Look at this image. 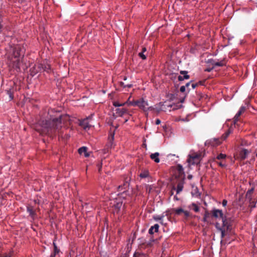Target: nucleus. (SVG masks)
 I'll return each instance as SVG.
<instances>
[{
    "label": "nucleus",
    "instance_id": "nucleus-1",
    "mask_svg": "<svg viewBox=\"0 0 257 257\" xmlns=\"http://www.w3.org/2000/svg\"><path fill=\"white\" fill-rule=\"evenodd\" d=\"M63 116L59 115L57 117L51 118L49 121L41 120L34 125V128L41 135H50L62 127Z\"/></svg>",
    "mask_w": 257,
    "mask_h": 257
},
{
    "label": "nucleus",
    "instance_id": "nucleus-2",
    "mask_svg": "<svg viewBox=\"0 0 257 257\" xmlns=\"http://www.w3.org/2000/svg\"><path fill=\"white\" fill-rule=\"evenodd\" d=\"M33 68L36 70L34 71V73H37L42 71H46L47 73H49L51 71L50 66L47 61H44L43 63H41L35 65Z\"/></svg>",
    "mask_w": 257,
    "mask_h": 257
},
{
    "label": "nucleus",
    "instance_id": "nucleus-3",
    "mask_svg": "<svg viewBox=\"0 0 257 257\" xmlns=\"http://www.w3.org/2000/svg\"><path fill=\"white\" fill-rule=\"evenodd\" d=\"M173 177H174L177 181L185 180V175L181 165H178L176 167L174 171Z\"/></svg>",
    "mask_w": 257,
    "mask_h": 257
},
{
    "label": "nucleus",
    "instance_id": "nucleus-4",
    "mask_svg": "<svg viewBox=\"0 0 257 257\" xmlns=\"http://www.w3.org/2000/svg\"><path fill=\"white\" fill-rule=\"evenodd\" d=\"M136 106H138L140 109H143L144 111H147L148 110H153L154 108L151 106L148 107L149 104L148 101L145 100L144 98H141L139 99L136 100L134 103Z\"/></svg>",
    "mask_w": 257,
    "mask_h": 257
},
{
    "label": "nucleus",
    "instance_id": "nucleus-5",
    "mask_svg": "<svg viewBox=\"0 0 257 257\" xmlns=\"http://www.w3.org/2000/svg\"><path fill=\"white\" fill-rule=\"evenodd\" d=\"M201 155L193 152L189 155V158L187 159V162L189 165H193L198 164L200 161Z\"/></svg>",
    "mask_w": 257,
    "mask_h": 257
},
{
    "label": "nucleus",
    "instance_id": "nucleus-6",
    "mask_svg": "<svg viewBox=\"0 0 257 257\" xmlns=\"http://www.w3.org/2000/svg\"><path fill=\"white\" fill-rule=\"evenodd\" d=\"M212 215L216 218H220L222 219L223 225H225L226 221L225 217L223 216L222 211L220 209H214L212 211Z\"/></svg>",
    "mask_w": 257,
    "mask_h": 257
},
{
    "label": "nucleus",
    "instance_id": "nucleus-7",
    "mask_svg": "<svg viewBox=\"0 0 257 257\" xmlns=\"http://www.w3.org/2000/svg\"><path fill=\"white\" fill-rule=\"evenodd\" d=\"M177 188L175 185L173 186L172 189L176 190L177 194L180 193L183 190L184 187V180L176 181Z\"/></svg>",
    "mask_w": 257,
    "mask_h": 257
},
{
    "label": "nucleus",
    "instance_id": "nucleus-8",
    "mask_svg": "<svg viewBox=\"0 0 257 257\" xmlns=\"http://www.w3.org/2000/svg\"><path fill=\"white\" fill-rule=\"evenodd\" d=\"M90 116L87 117L82 120L80 121L79 125L85 130H88L90 127V125L89 124L88 119L90 118Z\"/></svg>",
    "mask_w": 257,
    "mask_h": 257
},
{
    "label": "nucleus",
    "instance_id": "nucleus-9",
    "mask_svg": "<svg viewBox=\"0 0 257 257\" xmlns=\"http://www.w3.org/2000/svg\"><path fill=\"white\" fill-rule=\"evenodd\" d=\"M111 203L113 204V206L116 212H118L122 205V202L119 198H116L115 200H113V203Z\"/></svg>",
    "mask_w": 257,
    "mask_h": 257
},
{
    "label": "nucleus",
    "instance_id": "nucleus-10",
    "mask_svg": "<svg viewBox=\"0 0 257 257\" xmlns=\"http://www.w3.org/2000/svg\"><path fill=\"white\" fill-rule=\"evenodd\" d=\"M180 73L183 76H179L178 80L182 81L184 79H188L190 78V76L188 75V72L187 71H181Z\"/></svg>",
    "mask_w": 257,
    "mask_h": 257
},
{
    "label": "nucleus",
    "instance_id": "nucleus-11",
    "mask_svg": "<svg viewBox=\"0 0 257 257\" xmlns=\"http://www.w3.org/2000/svg\"><path fill=\"white\" fill-rule=\"evenodd\" d=\"M249 153V152L248 150L243 149L239 153V157L241 160H244L247 157Z\"/></svg>",
    "mask_w": 257,
    "mask_h": 257
},
{
    "label": "nucleus",
    "instance_id": "nucleus-12",
    "mask_svg": "<svg viewBox=\"0 0 257 257\" xmlns=\"http://www.w3.org/2000/svg\"><path fill=\"white\" fill-rule=\"evenodd\" d=\"M159 153L158 152L152 154L150 155L151 159L157 163L160 162Z\"/></svg>",
    "mask_w": 257,
    "mask_h": 257
},
{
    "label": "nucleus",
    "instance_id": "nucleus-13",
    "mask_svg": "<svg viewBox=\"0 0 257 257\" xmlns=\"http://www.w3.org/2000/svg\"><path fill=\"white\" fill-rule=\"evenodd\" d=\"M87 148L86 147H82L79 149L78 152L80 155L84 154L85 157L89 156V154L87 152Z\"/></svg>",
    "mask_w": 257,
    "mask_h": 257
},
{
    "label": "nucleus",
    "instance_id": "nucleus-14",
    "mask_svg": "<svg viewBox=\"0 0 257 257\" xmlns=\"http://www.w3.org/2000/svg\"><path fill=\"white\" fill-rule=\"evenodd\" d=\"M159 225L158 224H155L154 226L150 227L149 230V233L150 234H153L154 232H157L158 231Z\"/></svg>",
    "mask_w": 257,
    "mask_h": 257
},
{
    "label": "nucleus",
    "instance_id": "nucleus-15",
    "mask_svg": "<svg viewBox=\"0 0 257 257\" xmlns=\"http://www.w3.org/2000/svg\"><path fill=\"white\" fill-rule=\"evenodd\" d=\"M127 112V109L126 108H116L115 109V113L119 116H122L124 114Z\"/></svg>",
    "mask_w": 257,
    "mask_h": 257
},
{
    "label": "nucleus",
    "instance_id": "nucleus-16",
    "mask_svg": "<svg viewBox=\"0 0 257 257\" xmlns=\"http://www.w3.org/2000/svg\"><path fill=\"white\" fill-rule=\"evenodd\" d=\"M225 64V61L224 60H222L219 61H216L215 60H213L212 65L214 66H222Z\"/></svg>",
    "mask_w": 257,
    "mask_h": 257
},
{
    "label": "nucleus",
    "instance_id": "nucleus-17",
    "mask_svg": "<svg viewBox=\"0 0 257 257\" xmlns=\"http://www.w3.org/2000/svg\"><path fill=\"white\" fill-rule=\"evenodd\" d=\"M128 183L127 181H126L123 183V185H119L118 187V190L119 191H123V192H124L128 188Z\"/></svg>",
    "mask_w": 257,
    "mask_h": 257
},
{
    "label": "nucleus",
    "instance_id": "nucleus-18",
    "mask_svg": "<svg viewBox=\"0 0 257 257\" xmlns=\"http://www.w3.org/2000/svg\"><path fill=\"white\" fill-rule=\"evenodd\" d=\"M245 110V107L244 106H241L239 110H238V111L237 112V113L235 114V116H234V119L235 120H238V117H239V116L241 115V114Z\"/></svg>",
    "mask_w": 257,
    "mask_h": 257
},
{
    "label": "nucleus",
    "instance_id": "nucleus-19",
    "mask_svg": "<svg viewBox=\"0 0 257 257\" xmlns=\"http://www.w3.org/2000/svg\"><path fill=\"white\" fill-rule=\"evenodd\" d=\"M19 49L20 48L18 46L15 47L14 49V56L15 58H17L21 55V51Z\"/></svg>",
    "mask_w": 257,
    "mask_h": 257
},
{
    "label": "nucleus",
    "instance_id": "nucleus-20",
    "mask_svg": "<svg viewBox=\"0 0 257 257\" xmlns=\"http://www.w3.org/2000/svg\"><path fill=\"white\" fill-rule=\"evenodd\" d=\"M181 106H182V105L180 103H179L178 104H169V105H167L168 107L172 108L173 110H176V109H179V108H181Z\"/></svg>",
    "mask_w": 257,
    "mask_h": 257
},
{
    "label": "nucleus",
    "instance_id": "nucleus-21",
    "mask_svg": "<svg viewBox=\"0 0 257 257\" xmlns=\"http://www.w3.org/2000/svg\"><path fill=\"white\" fill-rule=\"evenodd\" d=\"M231 133V130L230 128L228 129V130L226 132H225L223 135H222L221 138V140L222 141L225 140Z\"/></svg>",
    "mask_w": 257,
    "mask_h": 257
},
{
    "label": "nucleus",
    "instance_id": "nucleus-22",
    "mask_svg": "<svg viewBox=\"0 0 257 257\" xmlns=\"http://www.w3.org/2000/svg\"><path fill=\"white\" fill-rule=\"evenodd\" d=\"M189 207L193 210L195 212H199V207H198V206L195 203H192V204H191Z\"/></svg>",
    "mask_w": 257,
    "mask_h": 257
},
{
    "label": "nucleus",
    "instance_id": "nucleus-23",
    "mask_svg": "<svg viewBox=\"0 0 257 257\" xmlns=\"http://www.w3.org/2000/svg\"><path fill=\"white\" fill-rule=\"evenodd\" d=\"M146 51V48L144 47L142 49V51L139 53V56H140V57H141L143 60H145L146 59V56L144 54V52H145Z\"/></svg>",
    "mask_w": 257,
    "mask_h": 257
},
{
    "label": "nucleus",
    "instance_id": "nucleus-24",
    "mask_svg": "<svg viewBox=\"0 0 257 257\" xmlns=\"http://www.w3.org/2000/svg\"><path fill=\"white\" fill-rule=\"evenodd\" d=\"M27 211L32 217H33V218L34 217V216L35 215V213L31 207H27Z\"/></svg>",
    "mask_w": 257,
    "mask_h": 257
},
{
    "label": "nucleus",
    "instance_id": "nucleus-25",
    "mask_svg": "<svg viewBox=\"0 0 257 257\" xmlns=\"http://www.w3.org/2000/svg\"><path fill=\"white\" fill-rule=\"evenodd\" d=\"M164 215L163 214H162V215H157L154 216L153 218L156 221H159V220L162 221L163 220V219L164 218Z\"/></svg>",
    "mask_w": 257,
    "mask_h": 257
},
{
    "label": "nucleus",
    "instance_id": "nucleus-26",
    "mask_svg": "<svg viewBox=\"0 0 257 257\" xmlns=\"http://www.w3.org/2000/svg\"><path fill=\"white\" fill-rule=\"evenodd\" d=\"M133 257H147V255L144 253H141V252H135L134 254Z\"/></svg>",
    "mask_w": 257,
    "mask_h": 257
},
{
    "label": "nucleus",
    "instance_id": "nucleus-27",
    "mask_svg": "<svg viewBox=\"0 0 257 257\" xmlns=\"http://www.w3.org/2000/svg\"><path fill=\"white\" fill-rule=\"evenodd\" d=\"M256 201L255 200H252L251 199L249 200V206L251 208H254L255 207Z\"/></svg>",
    "mask_w": 257,
    "mask_h": 257
},
{
    "label": "nucleus",
    "instance_id": "nucleus-28",
    "mask_svg": "<svg viewBox=\"0 0 257 257\" xmlns=\"http://www.w3.org/2000/svg\"><path fill=\"white\" fill-rule=\"evenodd\" d=\"M226 157V155L225 154L220 153L216 157V159L218 160H224Z\"/></svg>",
    "mask_w": 257,
    "mask_h": 257
},
{
    "label": "nucleus",
    "instance_id": "nucleus-29",
    "mask_svg": "<svg viewBox=\"0 0 257 257\" xmlns=\"http://www.w3.org/2000/svg\"><path fill=\"white\" fill-rule=\"evenodd\" d=\"M112 146V143L110 142L109 144L107 145V148L104 149L102 150V152H103V154H106L107 153H108V152H109L108 148L109 147H111Z\"/></svg>",
    "mask_w": 257,
    "mask_h": 257
},
{
    "label": "nucleus",
    "instance_id": "nucleus-30",
    "mask_svg": "<svg viewBox=\"0 0 257 257\" xmlns=\"http://www.w3.org/2000/svg\"><path fill=\"white\" fill-rule=\"evenodd\" d=\"M140 176L142 178H147L149 176V173L147 171L142 172L140 174Z\"/></svg>",
    "mask_w": 257,
    "mask_h": 257
},
{
    "label": "nucleus",
    "instance_id": "nucleus-31",
    "mask_svg": "<svg viewBox=\"0 0 257 257\" xmlns=\"http://www.w3.org/2000/svg\"><path fill=\"white\" fill-rule=\"evenodd\" d=\"M113 105L115 107L122 106L124 105V103L119 102L118 101H114Z\"/></svg>",
    "mask_w": 257,
    "mask_h": 257
},
{
    "label": "nucleus",
    "instance_id": "nucleus-32",
    "mask_svg": "<svg viewBox=\"0 0 257 257\" xmlns=\"http://www.w3.org/2000/svg\"><path fill=\"white\" fill-rule=\"evenodd\" d=\"M184 210L182 208H177L175 210V212L177 215H180L181 213H183Z\"/></svg>",
    "mask_w": 257,
    "mask_h": 257
},
{
    "label": "nucleus",
    "instance_id": "nucleus-33",
    "mask_svg": "<svg viewBox=\"0 0 257 257\" xmlns=\"http://www.w3.org/2000/svg\"><path fill=\"white\" fill-rule=\"evenodd\" d=\"M136 102V100L131 101H129L128 103H127L126 104L128 105H132L134 106H136V105H135L134 103Z\"/></svg>",
    "mask_w": 257,
    "mask_h": 257
},
{
    "label": "nucleus",
    "instance_id": "nucleus-34",
    "mask_svg": "<svg viewBox=\"0 0 257 257\" xmlns=\"http://www.w3.org/2000/svg\"><path fill=\"white\" fill-rule=\"evenodd\" d=\"M186 86H181L180 90L181 92H184L186 91Z\"/></svg>",
    "mask_w": 257,
    "mask_h": 257
},
{
    "label": "nucleus",
    "instance_id": "nucleus-35",
    "mask_svg": "<svg viewBox=\"0 0 257 257\" xmlns=\"http://www.w3.org/2000/svg\"><path fill=\"white\" fill-rule=\"evenodd\" d=\"M190 85H191V82H188L185 85H184V86H186V88L187 89V90L188 91H189L190 90V89L189 88V87L190 86Z\"/></svg>",
    "mask_w": 257,
    "mask_h": 257
},
{
    "label": "nucleus",
    "instance_id": "nucleus-36",
    "mask_svg": "<svg viewBox=\"0 0 257 257\" xmlns=\"http://www.w3.org/2000/svg\"><path fill=\"white\" fill-rule=\"evenodd\" d=\"M184 214V215L186 216V217H188L189 215H190V213L189 211H185L184 210L183 212Z\"/></svg>",
    "mask_w": 257,
    "mask_h": 257
},
{
    "label": "nucleus",
    "instance_id": "nucleus-37",
    "mask_svg": "<svg viewBox=\"0 0 257 257\" xmlns=\"http://www.w3.org/2000/svg\"><path fill=\"white\" fill-rule=\"evenodd\" d=\"M98 171L100 172L102 167V163H100L97 165Z\"/></svg>",
    "mask_w": 257,
    "mask_h": 257
},
{
    "label": "nucleus",
    "instance_id": "nucleus-38",
    "mask_svg": "<svg viewBox=\"0 0 257 257\" xmlns=\"http://www.w3.org/2000/svg\"><path fill=\"white\" fill-rule=\"evenodd\" d=\"M208 216V214L207 213H206L204 214V217H203V220L204 221H206L207 218Z\"/></svg>",
    "mask_w": 257,
    "mask_h": 257
},
{
    "label": "nucleus",
    "instance_id": "nucleus-39",
    "mask_svg": "<svg viewBox=\"0 0 257 257\" xmlns=\"http://www.w3.org/2000/svg\"><path fill=\"white\" fill-rule=\"evenodd\" d=\"M8 94L9 95L10 100L13 99V96L12 93L10 91H8Z\"/></svg>",
    "mask_w": 257,
    "mask_h": 257
},
{
    "label": "nucleus",
    "instance_id": "nucleus-40",
    "mask_svg": "<svg viewBox=\"0 0 257 257\" xmlns=\"http://www.w3.org/2000/svg\"><path fill=\"white\" fill-rule=\"evenodd\" d=\"M53 244H54V250H55V253H54L55 254L56 253L58 252V249H57V246H56V244H55V243L54 242L53 243Z\"/></svg>",
    "mask_w": 257,
    "mask_h": 257
},
{
    "label": "nucleus",
    "instance_id": "nucleus-41",
    "mask_svg": "<svg viewBox=\"0 0 257 257\" xmlns=\"http://www.w3.org/2000/svg\"><path fill=\"white\" fill-rule=\"evenodd\" d=\"M227 201L226 200H225L224 199L223 201H222V205L223 206H226V205H227Z\"/></svg>",
    "mask_w": 257,
    "mask_h": 257
},
{
    "label": "nucleus",
    "instance_id": "nucleus-42",
    "mask_svg": "<svg viewBox=\"0 0 257 257\" xmlns=\"http://www.w3.org/2000/svg\"><path fill=\"white\" fill-rule=\"evenodd\" d=\"M218 165L222 167H224L225 166V164L223 163L222 162L218 163Z\"/></svg>",
    "mask_w": 257,
    "mask_h": 257
},
{
    "label": "nucleus",
    "instance_id": "nucleus-43",
    "mask_svg": "<svg viewBox=\"0 0 257 257\" xmlns=\"http://www.w3.org/2000/svg\"><path fill=\"white\" fill-rule=\"evenodd\" d=\"M156 111L158 112H159L161 110H164V111H165V110H164L163 108H155Z\"/></svg>",
    "mask_w": 257,
    "mask_h": 257
},
{
    "label": "nucleus",
    "instance_id": "nucleus-44",
    "mask_svg": "<svg viewBox=\"0 0 257 257\" xmlns=\"http://www.w3.org/2000/svg\"><path fill=\"white\" fill-rule=\"evenodd\" d=\"M197 85V84L196 83L191 84V87H192V89H194L196 87Z\"/></svg>",
    "mask_w": 257,
    "mask_h": 257
},
{
    "label": "nucleus",
    "instance_id": "nucleus-45",
    "mask_svg": "<svg viewBox=\"0 0 257 257\" xmlns=\"http://www.w3.org/2000/svg\"><path fill=\"white\" fill-rule=\"evenodd\" d=\"M130 98H131V97H130L126 101L123 102V103H124V105L126 104L127 103H128L129 101H131Z\"/></svg>",
    "mask_w": 257,
    "mask_h": 257
},
{
    "label": "nucleus",
    "instance_id": "nucleus-46",
    "mask_svg": "<svg viewBox=\"0 0 257 257\" xmlns=\"http://www.w3.org/2000/svg\"><path fill=\"white\" fill-rule=\"evenodd\" d=\"M225 234V231L221 230V237H223Z\"/></svg>",
    "mask_w": 257,
    "mask_h": 257
},
{
    "label": "nucleus",
    "instance_id": "nucleus-47",
    "mask_svg": "<svg viewBox=\"0 0 257 257\" xmlns=\"http://www.w3.org/2000/svg\"><path fill=\"white\" fill-rule=\"evenodd\" d=\"M161 123V120L159 119H157L156 121V124H159Z\"/></svg>",
    "mask_w": 257,
    "mask_h": 257
},
{
    "label": "nucleus",
    "instance_id": "nucleus-48",
    "mask_svg": "<svg viewBox=\"0 0 257 257\" xmlns=\"http://www.w3.org/2000/svg\"><path fill=\"white\" fill-rule=\"evenodd\" d=\"M159 105L161 106V107H162L163 105H164V104L163 102H160Z\"/></svg>",
    "mask_w": 257,
    "mask_h": 257
},
{
    "label": "nucleus",
    "instance_id": "nucleus-49",
    "mask_svg": "<svg viewBox=\"0 0 257 257\" xmlns=\"http://www.w3.org/2000/svg\"><path fill=\"white\" fill-rule=\"evenodd\" d=\"M55 253H52L50 256V257H55Z\"/></svg>",
    "mask_w": 257,
    "mask_h": 257
},
{
    "label": "nucleus",
    "instance_id": "nucleus-50",
    "mask_svg": "<svg viewBox=\"0 0 257 257\" xmlns=\"http://www.w3.org/2000/svg\"><path fill=\"white\" fill-rule=\"evenodd\" d=\"M132 86V84H129V85H127L126 86L128 87H131Z\"/></svg>",
    "mask_w": 257,
    "mask_h": 257
},
{
    "label": "nucleus",
    "instance_id": "nucleus-51",
    "mask_svg": "<svg viewBox=\"0 0 257 257\" xmlns=\"http://www.w3.org/2000/svg\"><path fill=\"white\" fill-rule=\"evenodd\" d=\"M174 198H175V199H176L177 200H178V198L176 196H175V197H174Z\"/></svg>",
    "mask_w": 257,
    "mask_h": 257
},
{
    "label": "nucleus",
    "instance_id": "nucleus-52",
    "mask_svg": "<svg viewBox=\"0 0 257 257\" xmlns=\"http://www.w3.org/2000/svg\"><path fill=\"white\" fill-rule=\"evenodd\" d=\"M188 178H189V179H191V178H192V176H188Z\"/></svg>",
    "mask_w": 257,
    "mask_h": 257
},
{
    "label": "nucleus",
    "instance_id": "nucleus-53",
    "mask_svg": "<svg viewBox=\"0 0 257 257\" xmlns=\"http://www.w3.org/2000/svg\"><path fill=\"white\" fill-rule=\"evenodd\" d=\"M183 100H181V102L182 103L183 102Z\"/></svg>",
    "mask_w": 257,
    "mask_h": 257
},
{
    "label": "nucleus",
    "instance_id": "nucleus-54",
    "mask_svg": "<svg viewBox=\"0 0 257 257\" xmlns=\"http://www.w3.org/2000/svg\"><path fill=\"white\" fill-rule=\"evenodd\" d=\"M256 156L257 157V153H256Z\"/></svg>",
    "mask_w": 257,
    "mask_h": 257
}]
</instances>
